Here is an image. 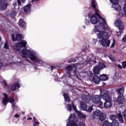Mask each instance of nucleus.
Listing matches in <instances>:
<instances>
[{
    "label": "nucleus",
    "mask_w": 126,
    "mask_h": 126,
    "mask_svg": "<svg viewBox=\"0 0 126 126\" xmlns=\"http://www.w3.org/2000/svg\"><path fill=\"white\" fill-rule=\"evenodd\" d=\"M65 69L66 70V72L67 74V76H68V77H69V78H71V76H73V75L71 74H72V72H74V71L72 70V65H68L65 67Z\"/></svg>",
    "instance_id": "ddd939ff"
},
{
    "label": "nucleus",
    "mask_w": 126,
    "mask_h": 126,
    "mask_svg": "<svg viewBox=\"0 0 126 126\" xmlns=\"http://www.w3.org/2000/svg\"><path fill=\"white\" fill-rule=\"evenodd\" d=\"M28 121H31V120H32V118L31 117H29L27 119Z\"/></svg>",
    "instance_id": "4d7b16f0"
},
{
    "label": "nucleus",
    "mask_w": 126,
    "mask_h": 126,
    "mask_svg": "<svg viewBox=\"0 0 126 126\" xmlns=\"http://www.w3.org/2000/svg\"><path fill=\"white\" fill-rule=\"evenodd\" d=\"M4 49L5 50H9V43L7 40H5V43L4 44Z\"/></svg>",
    "instance_id": "c9c22d12"
},
{
    "label": "nucleus",
    "mask_w": 126,
    "mask_h": 126,
    "mask_svg": "<svg viewBox=\"0 0 126 126\" xmlns=\"http://www.w3.org/2000/svg\"><path fill=\"white\" fill-rule=\"evenodd\" d=\"M27 45V41L26 40H21L19 43H15L13 45V48L15 51H19L22 48H26Z\"/></svg>",
    "instance_id": "6e6552de"
},
{
    "label": "nucleus",
    "mask_w": 126,
    "mask_h": 126,
    "mask_svg": "<svg viewBox=\"0 0 126 126\" xmlns=\"http://www.w3.org/2000/svg\"><path fill=\"white\" fill-rule=\"evenodd\" d=\"M23 9L26 14H28V13H30V12L31 11V3H29L27 5H26L24 7Z\"/></svg>",
    "instance_id": "a211bd4d"
},
{
    "label": "nucleus",
    "mask_w": 126,
    "mask_h": 126,
    "mask_svg": "<svg viewBox=\"0 0 126 126\" xmlns=\"http://www.w3.org/2000/svg\"><path fill=\"white\" fill-rule=\"evenodd\" d=\"M116 92L120 95H123L125 92V87L123 86H120L119 88L116 89Z\"/></svg>",
    "instance_id": "412c9836"
},
{
    "label": "nucleus",
    "mask_w": 126,
    "mask_h": 126,
    "mask_svg": "<svg viewBox=\"0 0 126 126\" xmlns=\"http://www.w3.org/2000/svg\"><path fill=\"white\" fill-rule=\"evenodd\" d=\"M100 95L101 98L103 99L105 101L104 107L107 108H111L112 107V97L109 95V92L106 90H100Z\"/></svg>",
    "instance_id": "39448f33"
},
{
    "label": "nucleus",
    "mask_w": 126,
    "mask_h": 126,
    "mask_svg": "<svg viewBox=\"0 0 126 126\" xmlns=\"http://www.w3.org/2000/svg\"><path fill=\"white\" fill-rule=\"evenodd\" d=\"M22 115H25V111L22 112Z\"/></svg>",
    "instance_id": "052dcab7"
},
{
    "label": "nucleus",
    "mask_w": 126,
    "mask_h": 126,
    "mask_svg": "<svg viewBox=\"0 0 126 126\" xmlns=\"http://www.w3.org/2000/svg\"><path fill=\"white\" fill-rule=\"evenodd\" d=\"M1 40V37H0V42Z\"/></svg>",
    "instance_id": "e2e57ef3"
},
{
    "label": "nucleus",
    "mask_w": 126,
    "mask_h": 126,
    "mask_svg": "<svg viewBox=\"0 0 126 126\" xmlns=\"http://www.w3.org/2000/svg\"><path fill=\"white\" fill-rule=\"evenodd\" d=\"M72 106L73 107V110H74L75 113H76V111H77V109H76V106L73 104V101H72Z\"/></svg>",
    "instance_id": "37998d69"
},
{
    "label": "nucleus",
    "mask_w": 126,
    "mask_h": 126,
    "mask_svg": "<svg viewBox=\"0 0 126 126\" xmlns=\"http://www.w3.org/2000/svg\"><path fill=\"white\" fill-rule=\"evenodd\" d=\"M18 25L23 29H26V23L23 19H20L18 22Z\"/></svg>",
    "instance_id": "aec40b11"
},
{
    "label": "nucleus",
    "mask_w": 126,
    "mask_h": 126,
    "mask_svg": "<svg viewBox=\"0 0 126 126\" xmlns=\"http://www.w3.org/2000/svg\"><path fill=\"white\" fill-rule=\"evenodd\" d=\"M98 117L99 121H104L106 119V114L102 113Z\"/></svg>",
    "instance_id": "7c9ffc66"
},
{
    "label": "nucleus",
    "mask_w": 126,
    "mask_h": 126,
    "mask_svg": "<svg viewBox=\"0 0 126 126\" xmlns=\"http://www.w3.org/2000/svg\"><path fill=\"white\" fill-rule=\"evenodd\" d=\"M82 99L86 103H89L92 99V96L90 95L83 94L82 95Z\"/></svg>",
    "instance_id": "f3484780"
},
{
    "label": "nucleus",
    "mask_w": 126,
    "mask_h": 126,
    "mask_svg": "<svg viewBox=\"0 0 126 126\" xmlns=\"http://www.w3.org/2000/svg\"><path fill=\"white\" fill-rule=\"evenodd\" d=\"M85 49L83 50L81 55L82 57H76L75 59H73L71 61H68V63H70L71 62L75 63V62H81L80 63H78L76 64H73L72 66V68L74 67H76L77 65H87V64L92 63H96V60H95V56H93V54H91L86 56V53H85Z\"/></svg>",
    "instance_id": "7ed1b4c3"
},
{
    "label": "nucleus",
    "mask_w": 126,
    "mask_h": 126,
    "mask_svg": "<svg viewBox=\"0 0 126 126\" xmlns=\"http://www.w3.org/2000/svg\"><path fill=\"white\" fill-rule=\"evenodd\" d=\"M97 66L99 68V69H103V68H105V67H106V66L103 63H99Z\"/></svg>",
    "instance_id": "473e14b6"
},
{
    "label": "nucleus",
    "mask_w": 126,
    "mask_h": 126,
    "mask_svg": "<svg viewBox=\"0 0 126 126\" xmlns=\"http://www.w3.org/2000/svg\"><path fill=\"white\" fill-rule=\"evenodd\" d=\"M117 119L119 120L120 123H124V119L121 114H117Z\"/></svg>",
    "instance_id": "e433bc0d"
},
{
    "label": "nucleus",
    "mask_w": 126,
    "mask_h": 126,
    "mask_svg": "<svg viewBox=\"0 0 126 126\" xmlns=\"http://www.w3.org/2000/svg\"><path fill=\"white\" fill-rule=\"evenodd\" d=\"M115 39H113V43H112L110 48H114V47H115Z\"/></svg>",
    "instance_id": "09e8293b"
},
{
    "label": "nucleus",
    "mask_w": 126,
    "mask_h": 126,
    "mask_svg": "<svg viewBox=\"0 0 126 126\" xmlns=\"http://www.w3.org/2000/svg\"><path fill=\"white\" fill-rule=\"evenodd\" d=\"M103 126H112V123L108 122V121H104L102 125Z\"/></svg>",
    "instance_id": "4c0bfd02"
},
{
    "label": "nucleus",
    "mask_w": 126,
    "mask_h": 126,
    "mask_svg": "<svg viewBox=\"0 0 126 126\" xmlns=\"http://www.w3.org/2000/svg\"><path fill=\"white\" fill-rule=\"evenodd\" d=\"M62 80L63 82V83H66V82H67L68 81L67 80V79H66V77H63L62 78Z\"/></svg>",
    "instance_id": "c03bdc74"
},
{
    "label": "nucleus",
    "mask_w": 126,
    "mask_h": 126,
    "mask_svg": "<svg viewBox=\"0 0 126 126\" xmlns=\"http://www.w3.org/2000/svg\"><path fill=\"white\" fill-rule=\"evenodd\" d=\"M17 13V12L16 11L12 10L10 12L9 15L11 18H13L14 16H16Z\"/></svg>",
    "instance_id": "c756f323"
},
{
    "label": "nucleus",
    "mask_w": 126,
    "mask_h": 126,
    "mask_svg": "<svg viewBox=\"0 0 126 126\" xmlns=\"http://www.w3.org/2000/svg\"><path fill=\"white\" fill-rule=\"evenodd\" d=\"M111 126H119V122H118V121L112 122Z\"/></svg>",
    "instance_id": "ea45409f"
},
{
    "label": "nucleus",
    "mask_w": 126,
    "mask_h": 126,
    "mask_svg": "<svg viewBox=\"0 0 126 126\" xmlns=\"http://www.w3.org/2000/svg\"><path fill=\"white\" fill-rule=\"evenodd\" d=\"M115 24L116 27H118V29H119V32H117V35L118 36H121V34L123 33V31L125 29V26H124V23L122 22V20H117L116 21Z\"/></svg>",
    "instance_id": "1a4fd4ad"
},
{
    "label": "nucleus",
    "mask_w": 126,
    "mask_h": 126,
    "mask_svg": "<svg viewBox=\"0 0 126 126\" xmlns=\"http://www.w3.org/2000/svg\"><path fill=\"white\" fill-rule=\"evenodd\" d=\"M0 82L2 84H3L4 88H6L7 89H8V91H9V90H8L9 86H8L7 85V83H6V81L4 79H2L1 81L0 80Z\"/></svg>",
    "instance_id": "393cba45"
},
{
    "label": "nucleus",
    "mask_w": 126,
    "mask_h": 126,
    "mask_svg": "<svg viewBox=\"0 0 126 126\" xmlns=\"http://www.w3.org/2000/svg\"><path fill=\"white\" fill-rule=\"evenodd\" d=\"M125 101V96L123 95H121L118 96L117 99V103L118 104H123V102Z\"/></svg>",
    "instance_id": "4be33fe9"
},
{
    "label": "nucleus",
    "mask_w": 126,
    "mask_h": 126,
    "mask_svg": "<svg viewBox=\"0 0 126 126\" xmlns=\"http://www.w3.org/2000/svg\"><path fill=\"white\" fill-rule=\"evenodd\" d=\"M84 22H85V24H86V25H87V26H88V25H90V24H91L90 21H89V20L87 19V18H85Z\"/></svg>",
    "instance_id": "58836bf2"
},
{
    "label": "nucleus",
    "mask_w": 126,
    "mask_h": 126,
    "mask_svg": "<svg viewBox=\"0 0 126 126\" xmlns=\"http://www.w3.org/2000/svg\"><path fill=\"white\" fill-rule=\"evenodd\" d=\"M25 0H21H21H17V2L18 4V5L19 6H20L21 5V1L23 3L25 2Z\"/></svg>",
    "instance_id": "79ce46f5"
},
{
    "label": "nucleus",
    "mask_w": 126,
    "mask_h": 126,
    "mask_svg": "<svg viewBox=\"0 0 126 126\" xmlns=\"http://www.w3.org/2000/svg\"><path fill=\"white\" fill-rule=\"evenodd\" d=\"M122 65L123 68H126V61L125 62H122Z\"/></svg>",
    "instance_id": "49530a36"
},
{
    "label": "nucleus",
    "mask_w": 126,
    "mask_h": 126,
    "mask_svg": "<svg viewBox=\"0 0 126 126\" xmlns=\"http://www.w3.org/2000/svg\"><path fill=\"white\" fill-rule=\"evenodd\" d=\"M101 30H103V31H107L108 29L106 28V30H103L101 28V27H99V26H96L94 27V33H98L97 34L98 39H101L99 40V43L105 48H108L110 44H111V40L108 39L110 38V35L108 34V32H101Z\"/></svg>",
    "instance_id": "20e7f679"
},
{
    "label": "nucleus",
    "mask_w": 126,
    "mask_h": 126,
    "mask_svg": "<svg viewBox=\"0 0 126 126\" xmlns=\"http://www.w3.org/2000/svg\"><path fill=\"white\" fill-rule=\"evenodd\" d=\"M2 62L1 61H0V68H1V67H2Z\"/></svg>",
    "instance_id": "864d4df0"
},
{
    "label": "nucleus",
    "mask_w": 126,
    "mask_h": 126,
    "mask_svg": "<svg viewBox=\"0 0 126 126\" xmlns=\"http://www.w3.org/2000/svg\"><path fill=\"white\" fill-rule=\"evenodd\" d=\"M12 40L14 42L15 41H20L23 38V36L22 34L18 33L16 35V37H14V34H11Z\"/></svg>",
    "instance_id": "dca6fc26"
},
{
    "label": "nucleus",
    "mask_w": 126,
    "mask_h": 126,
    "mask_svg": "<svg viewBox=\"0 0 126 126\" xmlns=\"http://www.w3.org/2000/svg\"><path fill=\"white\" fill-rule=\"evenodd\" d=\"M20 116H19V114H15L14 115V117L16 119H18L19 118Z\"/></svg>",
    "instance_id": "8fccbe9b"
},
{
    "label": "nucleus",
    "mask_w": 126,
    "mask_h": 126,
    "mask_svg": "<svg viewBox=\"0 0 126 126\" xmlns=\"http://www.w3.org/2000/svg\"><path fill=\"white\" fill-rule=\"evenodd\" d=\"M123 10L124 11L125 16H126V4L124 5V6L123 7Z\"/></svg>",
    "instance_id": "de8ad7c7"
},
{
    "label": "nucleus",
    "mask_w": 126,
    "mask_h": 126,
    "mask_svg": "<svg viewBox=\"0 0 126 126\" xmlns=\"http://www.w3.org/2000/svg\"><path fill=\"white\" fill-rule=\"evenodd\" d=\"M19 83L18 82H15L11 86V90L12 91H16L17 89H19L20 88V86H19Z\"/></svg>",
    "instance_id": "6ab92c4d"
},
{
    "label": "nucleus",
    "mask_w": 126,
    "mask_h": 126,
    "mask_svg": "<svg viewBox=\"0 0 126 126\" xmlns=\"http://www.w3.org/2000/svg\"><path fill=\"white\" fill-rule=\"evenodd\" d=\"M8 4L6 0H0V10H5Z\"/></svg>",
    "instance_id": "4468645a"
},
{
    "label": "nucleus",
    "mask_w": 126,
    "mask_h": 126,
    "mask_svg": "<svg viewBox=\"0 0 126 126\" xmlns=\"http://www.w3.org/2000/svg\"><path fill=\"white\" fill-rule=\"evenodd\" d=\"M93 42L94 43H96V42H97V39H93Z\"/></svg>",
    "instance_id": "5fc2aeb1"
},
{
    "label": "nucleus",
    "mask_w": 126,
    "mask_h": 126,
    "mask_svg": "<svg viewBox=\"0 0 126 126\" xmlns=\"http://www.w3.org/2000/svg\"><path fill=\"white\" fill-rule=\"evenodd\" d=\"M116 66H118V67H119V68H120V69H122L123 68V67L120 64H116Z\"/></svg>",
    "instance_id": "3c124183"
},
{
    "label": "nucleus",
    "mask_w": 126,
    "mask_h": 126,
    "mask_svg": "<svg viewBox=\"0 0 126 126\" xmlns=\"http://www.w3.org/2000/svg\"><path fill=\"white\" fill-rule=\"evenodd\" d=\"M100 70L101 69L99 68L98 66H95L94 67V74H99Z\"/></svg>",
    "instance_id": "bb28decb"
},
{
    "label": "nucleus",
    "mask_w": 126,
    "mask_h": 126,
    "mask_svg": "<svg viewBox=\"0 0 126 126\" xmlns=\"http://www.w3.org/2000/svg\"><path fill=\"white\" fill-rule=\"evenodd\" d=\"M125 2L126 4V0H125Z\"/></svg>",
    "instance_id": "0e129e2a"
},
{
    "label": "nucleus",
    "mask_w": 126,
    "mask_h": 126,
    "mask_svg": "<svg viewBox=\"0 0 126 126\" xmlns=\"http://www.w3.org/2000/svg\"><path fill=\"white\" fill-rule=\"evenodd\" d=\"M65 108L67 110H68L69 112H71L72 111V106L71 104H67L65 106Z\"/></svg>",
    "instance_id": "72a5a7b5"
},
{
    "label": "nucleus",
    "mask_w": 126,
    "mask_h": 126,
    "mask_svg": "<svg viewBox=\"0 0 126 126\" xmlns=\"http://www.w3.org/2000/svg\"><path fill=\"white\" fill-rule=\"evenodd\" d=\"M99 79L102 81H106V80H108L109 78H108V76L106 74L100 75L99 76Z\"/></svg>",
    "instance_id": "a878e982"
},
{
    "label": "nucleus",
    "mask_w": 126,
    "mask_h": 126,
    "mask_svg": "<svg viewBox=\"0 0 126 126\" xmlns=\"http://www.w3.org/2000/svg\"><path fill=\"white\" fill-rule=\"evenodd\" d=\"M13 65H16L19 67V68H21L23 71H25L26 70L25 65H24V63L23 62H17L13 64Z\"/></svg>",
    "instance_id": "2eb2a0df"
},
{
    "label": "nucleus",
    "mask_w": 126,
    "mask_h": 126,
    "mask_svg": "<svg viewBox=\"0 0 126 126\" xmlns=\"http://www.w3.org/2000/svg\"><path fill=\"white\" fill-rule=\"evenodd\" d=\"M122 41H123V42H126V36H125L123 38Z\"/></svg>",
    "instance_id": "603ef678"
},
{
    "label": "nucleus",
    "mask_w": 126,
    "mask_h": 126,
    "mask_svg": "<svg viewBox=\"0 0 126 126\" xmlns=\"http://www.w3.org/2000/svg\"><path fill=\"white\" fill-rule=\"evenodd\" d=\"M17 4V3H16V2L13 3V5H14V7H15V6H16Z\"/></svg>",
    "instance_id": "6e6d98bb"
},
{
    "label": "nucleus",
    "mask_w": 126,
    "mask_h": 126,
    "mask_svg": "<svg viewBox=\"0 0 126 126\" xmlns=\"http://www.w3.org/2000/svg\"><path fill=\"white\" fill-rule=\"evenodd\" d=\"M109 59L112 61V62H116V59H115V57L112 56V55H110L108 56Z\"/></svg>",
    "instance_id": "a19ab883"
},
{
    "label": "nucleus",
    "mask_w": 126,
    "mask_h": 126,
    "mask_svg": "<svg viewBox=\"0 0 126 126\" xmlns=\"http://www.w3.org/2000/svg\"><path fill=\"white\" fill-rule=\"evenodd\" d=\"M101 99L102 98L101 94H100V95H94L92 99V101L94 104H99L100 107H102L103 103V102L101 101Z\"/></svg>",
    "instance_id": "f8f14e48"
},
{
    "label": "nucleus",
    "mask_w": 126,
    "mask_h": 126,
    "mask_svg": "<svg viewBox=\"0 0 126 126\" xmlns=\"http://www.w3.org/2000/svg\"><path fill=\"white\" fill-rule=\"evenodd\" d=\"M19 55L22 57L23 59L27 60V58L30 59L32 62H33L35 65H41L46 66L47 68V71H50L56 69V66L48 64L47 62L44 61L42 58L39 56L38 53L32 48L27 49L24 48L21 52H19Z\"/></svg>",
    "instance_id": "f257e3e1"
},
{
    "label": "nucleus",
    "mask_w": 126,
    "mask_h": 126,
    "mask_svg": "<svg viewBox=\"0 0 126 126\" xmlns=\"http://www.w3.org/2000/svg\"><path fill=\"white\" fill-rule=\"evenodd\" d=\"M74 118V115L70 114L67 119L66 126H78V119Z\"/></svg>",
    "instance_id": "0eeeda50"
},
{
    "label": "nucleus",
    "mask_w": 126,
    "mask_h": 126,
    "mask_svg": "<svg viewBox=\"0 0 126 126\" xmlns=\"http://www.w3.org/2000/svg\"><path fill=\"white\" fill-rule=\"evenodd\" d=\"M81 108L83 111H87V105L85 104V103L83 102H80Z\"/></svg>",
    "instance_id": "c85d7f7f"
},
{
    "label": "nucleus",
    "mask_w": 126,
    "mask_h": 126,
    "mask_svg": "<svg viewBox=\"0 0 126 126\" xmlns=\"http://www.w3.org/2000/svg\"><path fill=\"white\" fill-rule=\"evenodd\" d=\"M33 68H34V70H37V68H37V67H36V66H34Z\"/></svg>",
    "instance_id": "13d9d810"
},
{
    "label": "nucleus",
    "mask_w": 126,
    "mask_h": 126,
    "mask_svg": "<svg viewBox=\"0 0 126 126\" xmlns=\"http://www.w3.org/2000/svg\"><path fill=\"white\" fill-rule=\"evenodd\" d=\"M39 0H32V2H33V1H38Z\"/></svg>",
    "instance_id": "bf43d9fd"
},
{
    "label": "nucleus",
    "mask_w": 126,
    "mask_h": 126,
    "mask_svg": "<svg viewBox=\"0 0 126 126\" xmlns=\"http://www.w3.org/2000/svg\"><path fill=\"white\" fill-rule=\"evenodd\" d=\"M40 123L38 121V120L35 118H33L32 120V126H39Z\"/></svg>",
    "instance_id": "cd10ccee"
},
{
    "label": "nucleus",
    "mask_w": 126,
    "mask_h": 126,
    "mask_svg": "<svg viewBox=\"0 0 126 126\" xmlns=\"http://www.w3.org/2000/svg\"><path fill=\"white\" fill-rule=\"evenodd\" d=\"M76 113L77 114V116L80 118V119H82L83 120L79 122V126H85V119H86V116L83 113H81L78 110H76Z\"/></svg>",
    "instance_id": "9b49d317"
},
{
    "label": "nucleus",
    "mask_w": 126,
    "mask_h": 126,
    "mask_svg": "<svg viewBox=\"0 0 126 126\" xmlns=\"http://www.w3.org/2000/svg\"><path fill=\"white\" fill-rule=\"evenodd\" d=\"M101 111L99 110H96L94 112V117H99L101 114Z\"/></svg>",
    "instance_id": "2f4dec72"
},
{
    "label": "nucleus",
    "mask_w": 126,
    "mask_h": 126,
    "mask_svg": "<svg viewBox=\"0 0 126 126\" xmlns=\"http://www.w3.org/2000/svg\"><path fill=\"white\" fill-rule=\"evenodd\" d=\"M92 110H93V108L91 106V107H89L88 109L86 111H87V112H89V113H90L92 111Z\"/></svg>",
    "instance_id": "a18cd8bd"
},
{
    "label": "nucleus",
    "mask_w": 126,
    "mask_h": 126,
    "mask_svg": "<svg viewBox=\"0 0 126 126\" xmlns=\"http://www.w3.org/2000/svg\"><path fill=\"white\" fill-rule=\"evenodd\" d=\"M92 6L94 11V13H90L88 14V17L90 19V22L92 24H97L98 23L99 27H100L103 30H107V27L108 25L104 19L101 17L99 13H100V10L97 8V2L96 0H92L91 2Z\"/></svg>",
    "instance_id": "f03ea898"
},
{
    "label": "nucleus",
    "mask_w": 126,
    "mask_h": 126,
    "mask_svg": "<svg viewBox=\"0 0 126 126\" xmlns=\"http://www.w3.org/2000/svg\"><path fill=\"white\" fill-rule=\"evenodd\" d=\"M93 80L94 83H95V84H99L101 80L100 79V78H99V77L97 76V75H95L93 77Z\"/></svg>",
    "instance_id": "b1692460"
},
{
    "label": "nucleus",
    "mask_w": 126,
    "mask_h": 126,
    "mask_svg": "<svg viewBox=\"0 0 126 126\" xmlns=\"http://www.w3.org/2000/svg\"><path fill=\"white\" fill-rule=\"evenodd\" d=\"M3 98L2 99L1 102L3 105H6L8 102L11 103L12 106V109L14 111H17L19 110V107L16 105L15 102H14V98L12 97H9L7 94L5 93H3Z\"/></svg>",
    "instance_id": "423d86ee"
},
{
    "label": "nucleus",
    "mask_w": 126,
    "mask_h": 126,
    "mask_svg": "<svg viewBox=\"0 0 126 126\" xmlns=\"http://www.w3.org/2000/svg\"><path fill=\"white\" fill-rule=\"evenodd\" d=\"M62 94L64 98L65 105H66L67 103H69V102H70L69 97H68V95H67V94L64 93H63Z\"/></svg>",
    "instance_id": "5701e85b"
},
{
    "label": "nucleus",
    "mask_w": 126,
    "mask_h": 126,
    "mask_svg": "<svg viewBox=\"0 0 126 126\" xmlns=\"http://www.w3.org/2000/svg\"><path fill=\"white\" fill-rule=\"evenodd\" d=\"M83 28H84V29H85V28H86L85 26H83Z\"/></svg>",
    "instance_id": "680f3d73"
},
{
    "label": "nucleus",
    "mask_w": 126,
    "mask_h": 126,
    "mask_svg": "<svg viewBox=\"0 0 126 126\" xmlns=\"http://www.w3.org/2000/svg\"><path fill=\"white\" fill-rule=\"evenodd\" d=\"M110 119L111 120V121H112V122H115V121H117V119H118V115H111L110 117Z\"/></svg>",
    "instance_id": "f704fd0d"
},
{
    "label": "nucleus",
    "mask_w": 126,
    "mask_h": 126,
    "mask_svg": "<svg viewBox=\"0 0 126 126\" xmlns=\"http://www.w3.org/2000/svg\"><path fill=\"white\" fill-rule=\"evenodd\" d=\"M110 2L113 3L112 7L114 8L116 11L120 13V15L123 16V13L121 10V6L119 4V0H110Z\"/></svg>",
    "instance_id": "9d476101"
}]
</instances>
